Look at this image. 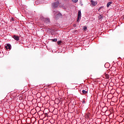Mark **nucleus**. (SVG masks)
Listing matches in <instances>:
<instances>
[{
  "mask_svg": "<svg viewBox=\"0 0 124 124\" xmlns=\"http://www.w3.org/2000/svg\"><path fill=\"white\" fill-rule=\"evenodd\" d=\"M80 19H81V16H78L77 22H78V21H79V20H80Z\"/></svg>",
  "mask_w": 124,
  "mask_h": 124,
  "instance_id": "obj_11",
  "label": "nucleus"
},
{
  "mask_svg": "<svg viewBox=\"0 0 124 124\" xmlns=\"http://www.w3.org/2000/svg\"><path fill=\"white\" fill-rule=\"evenodd\" d=\"M57 38H55V39H53L52 40V41H53L54 42H57Z\"/></svg>",
  "mask_w": 124,
  "mask_h": 124,
  "instance_id": "obj_12",
  "label": "nucleus"
},
{
  "mask_svg": "<svg viewBox=\"0 0 124 124\" xmlns=\"http://www.w3.org/2000/svg\"><path fill=\"white\" fill-rule=\"evenodd\" d=\"M5 48L6 49H7V50L8 49L10 50V49H11V45H10V44H7V46H5Z\"/></svg>",
  "mask_w": 124,
  "mask_h": 124,
  "instance_id": "obj_4",
  "label": "nucleus"
},
{
  "mask_svg": "<svg viewBox=\"0 0 124 124\" xmlns=\"http://www.w3.org/2000/svg\"><path fill=\"white\" fill-rule=\"evenodd\" d=\"M52 7H54V8H57L59 6V2L56 1L55 2H53L52 3Z\"/></svg>",
  "mask_w": 124,
  "mask_h": 124,
  "instance_id": "obj_2",
  "label": "nucleus"
},
{
  "mask_svg": "<svg viewBox=\"0 0 124 124\" xmlns=\"http://www.w3.org/2000/svg\"><path fill=\"white\" fill-rule=\"evenodd\" d=\"M78 16L79 17H81V11H78Z\"/></svg>",
  "mask_w": 124,
  "mask_h": 124,
  "instance_id": "obj_9",
  "label": "nucleus"
},
{
  "mask_svg": "<svg viewBox=\"0 0 124 124\" xmlns=\"http://www.w3.org/2000/svg\"><path fill=\"white\" fill-rule=\"evenodd\" d=\"M46 20H47V22L49 23L50 22V19L46 18Z\"/></svg>",
  "mask_w": 124,
  "mask_h": 124,
  "instance_id": "obj_17",
  "label": "nucleus"
},
{
  "mask_svg": "<svg viewBox=\"0 0 124 124\" xmlns=\"http://www.w3.org/2000/svg\"><path fill=\"white\" fill-rule=\"evenodd\" d=\"M82 93L83 94H86V93H88V90H82Z\"/></svg>",
  "mask_w": 124,
  "mask_h": 124,
  "instance_id": "obj_6",
  "label": "nucleus"
},
{
  "mask_svg": "<svg viewBox=\"0 0 124 124\" xmlns=\"http://www.w3.org/2000/svg\"><path fill=\"white\" fill-rule=\"evenodd\" d=\"M13 38L15 39V40H16V41H19V40L20 39L19 37L16 36V35H14L13 36Z\"/></svg>",
  "mask_w": 124,
  "mask_h": 124,
  "instance_id": "obj_3",
  "label": "nucleus"
},
{
  "mask_svg": "<svg viewBox=\"0 0 124 124\" xmlns=\"http://www.w3.org/2000/svg\"><path fill=\"white\" fill-rule=\"evenodd\" d=\"M91 3H92V5H93L94 6H95V5H96V4H97V2L93 1V0H91Z\"/></svg>",
  "mask_w": 124,
  "mask_h": 124,
  "instance_id": "obj_5",
  "label": "nucleus"
},
{
  "mask_svg": "<svg viewBox=\"0 0 124 124\" xmlns=\"http://www.w3.org/2000/svg\"><path fill=\"white\" fill-rule=\"evenodd\" d=\"M105 77H106V79H109V78H110L109 75L107 74H105Z\"/></svg>",
  "mask_w": 124,
  "mask_h": 124,
  "instance_id": "obj_7",
  "label": "nucleus"
},
{
  "mask_svg": "<svg viewBox=\"0 0 124 124\" xmlns=\"http://www.w3.org/2000/svg\"><path fill=\"white\" fill-rule=\"evenodd\" d=\"M74 27H76V24H74Z\"/></svg>",
  "mask_w": 124,
  "mask_h": 124,
  "instance_id": "obj_18",
  "label": "nucleus"
},
{
  "mask_svg": "<svg viewBox=\"0 0 124 124\" xmlns=\"http://www.w3.org/2000/svg\"><path fill=\"white\" fill-rule=\"evenodd\" d=\"M83 30H84V31H86V30H87V27L84 26L83 27Z\"/></svg>",
  "mask_w": 124,
  "mask_h": 124,
  "instance_id": "obj_15",
  "label": "nucleus"
},
{
  "mask_svg": "<svg viewBox=\"0 0 124 124\" xmlns=\"http://www.w3.org/2000/svg\"><path fill=\"white\" fill-rule=\"evenodd\" d=\"M35 3H36V1H35Z\"/></svg>",
  "mask_w": 124,
  "mask_h": 124,
  "instance_id": "obj_20",
  "label": "nucleus"
},
{
  "mask_svg": "<svg viewBox=\"0 0 124 124\" xmlns=\"http://www.w3.org/2000/svg\"><path fill=\"white\" fill-rule=\"evenodd\" d=\"M48 113H45V117H47Z\"/></svg>",
  "mask_w": 124,
  "mask_h": 124,
  "instance_id": "obj_16",
  "label": "nucleus"
},
{
  "mask_svg": "<svg viewBox=\"0 0 124 124\" xmlns=\"http://www.w3.org/2000/svg\"><path fill=\"white\" fill-rule=\"evenodd\" d=\"M57 43H58V45H60V44H61V43H62V41H58Z\"/></svg>",
  "mask_w": 124,
  "mask_h": 124,
  "instance_id": "obj_14",
  "label": "nucleus"
},
{
  "mask_svg": "<svg viewBox=\"0 0 124 124\" xmlns=\"http://www.w3.org/2000/svg\"><path fill=\"white\" fill-rule=\"evenodd\" d=\"M87 116L88 118H89V115H87Z\"/></svg>",
  "mask_w": 124,
  "mask_h": 124,
  "instance_id": "obj_19",
  "label": "nucleus"
},
{
  "mask_svg": "<svg viewBox=\"0 0 124 124\" xmlns=\"http://www.w3.org/2000/svg\"><path fill=\"white\" fill-rule=\"evenodd\" d=\"M73 2L76 3L78 1V0H72Z\"/></svg>",
  "mask_w": 124,
  "mask_h": 124,
  "instance_id": "obj_13",
  "label": "nucleus"
},
{
  "mask_svg": "<svg viewBox=\"0 0 124 124\" xmlns=\"http://www.w3.org/2000/svg\"><path fill=\"white\" fill-rule=\"evenodd\" d=\"M54 12V15L56 18H57V19H59L60 17H62V14L60 13V12Z\"/></svg>",
  "mask_w": 124,
  "mask_h": 124,
  "instance_id": "obj_1",
  "label": "nucleus"
},
{
  "mask_svg": "<svg viewBox=\"0 0 124 124\" xmlns=\"http://www.w3.org/2000/svg\"><path fill=\"white\" fill-rule=\"evenodd\" d=\"M112 2H108L107 4V7H109L111 4H112Z\"/></svg>",
  "mask_w": 124,
  "mask_h": 124,
  "instance_id": "obj_8",
  "label": "nucleus"
},
{
  "mask_svg": "<svg viewBox=\"0 0 124 124\" xmlns=\"http://www.w3.org/2000/svg\"><path fill=\"white\" fill-rule=\"evenodd\" d=\"M103 18V16H101V15H100L98 16L99 20H101V19H102Z\"/></svg>",
  "mask_w": 124,
  "mask_h": 124,
  "instance_id": "obj_10",
  "label": "nucleus"
}]
</instances>
